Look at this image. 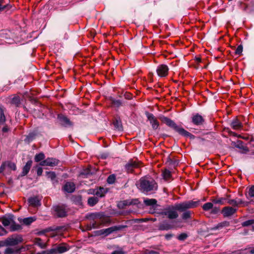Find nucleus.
I'll return each instance as SVG.
<instances>
[{"mask_svg":"<svg viewBox=\"0 0 254 254\" xmlns=\"http://www.w3.org/2000/svg\"><path fill=\"white\" fill-rule=\"evenodd\" d=\"M43 173V169L41 167H39L37 169V175L40 176H41Z\"/></svg>","mask_w":254,"mask_h":254,"instance_id":"6e6d98bb","label":"nucleus"},{"mask_svg":"<svg viewBox=\"0 0 254 254\" xmlns=\"http://www.w3.org/2000/svg\"><path fill=\"white\" fill-rule=\"evenodd\" d=\"M0 254H1L0 253Z\"/></svg>","mask_w":254,"mask_h":254,"instance_id":"69168bd1","label":"nucleus"},{"mask_svg":"<svg viewBox=\"0 0 254 254\" xmlns=\"http://www.w3.org/2000/svg\"><path fill=\"white\" fill-rule=\"evenodd\" d=\"M204 121L203 117L198 113L193 114L191 117V122L194 125L201 126Z\"/></svg>","mask_w":254,"mask_h":254,"instance_id":"9d476101","label":"nucleus"},{"mask_svg":"<svg viewBox=\"0 0 254 254\" xmlns=\"http://www.w3.org/2000/svg\"><path fill=\"white\" fill-rule=\"evenodd\" d=\"M2 130L3 132H6L8 130V128L7 126H5L3 127Z\"/></svg>","mask_w":254,"mask_h":254,"instance_id":"bf43d9fd","label":"nucleus"},{"mask_svg":"<svg viewBox=\"0 0 254 254\" xmlns=\"http://www.w3.org/2000/svg\"><path fill=\"white\" fill-rule=\"evenodd\" d=\"M95 193L97 196L102 197L104 196V189L103 188H100L96 191Z\"/></svg>","mask_w":254,"mask_h":254,"instance_id":"c03bdc74","label":"nucleus"},{"mask_svg":"<svg viewBox=\"0 0 254 254\" xmlns=\"http://www.w3.org/2000/svg\"><path fill=\"white\" fill-rule=\"evenodd\" d=\"M1 221L5 227L10 226V231H15L21 229L20 225L16 224L14 220V216L11 214L6 215L1 218Z\"/></svg>","mask_w":254,"mask_h":254,"instance_id":"7ed1b4c3","label":"nucleus"},{"mask_svg":"<svg viewBox=\"0 0 254 254\" xmlns=\"http://www.w3.org/2000/svg\"><path fill=\"white\" fill-rule=\"evenodd\" d=\"M173 228V226L167 222H163L159 226L160 230H169Z\"/></svg>","mask_w":254,"mask_h":254,"instance_id":"4be33fe9","label":"nucleus"},{"mask_svg":"<svg viewBox=\"0 0 254 254\" xmlns=\"http://www.w3.org/2000/svg\"><path fill=\"white\" fill-rule=\"evenodd\" d=\"M147 118L151 125L153 129H156L158 128L159 124L155 116L151 113H147L146 114Z\"/></svg>","mask_w":254,"mask_h":254,"instance_id":"ddd939ff","label":"nucleus"},{"mask_svg":"<svg viewBox=\"0 0 254 254\" xmlns=\"http://www.w3.org/2000/svg\"><path fill=\"white\" fill-rule=\"evenodd\" d=\"M20 103V99L19 97L17 96H13L11 99V103L18 106Z\"/></svg>","mask_w":254,"mask_h":254,"instance_id":"c85d7f7f","label":"nucleus"},{"mask_svg":"<svg viewBox=\"0 0 254 254\" xmlns=\"http://www.w3.org/2000/svg\"><path fill=\"white\" fill-rule=\"evenodd\" d=\"M163 177L165 180H168L171 178V172L168 170H165L163 172Z\"/></svg>","mask_w":254,"mask_h":254,"instance_id":"f704fd0d","label":"nucleus"},{"mask_svg":"<svg viewBox=\"0 0 254 254\" xmlns=\"http://www.w3.org/2000/svg\"><path fill=\"white\" fill-rule=\"evenodd\" d=\"M148 254H159L157 252L151 251L149 252Z\"/></svg>","mask_w":254,"mask_h":254,"instance_id":"052dcab7","label":"nucleus"},{"mask_svg":"<svg viewBox=\"0 0 254 254\" xmlns=\"http://www.w3.org/2000/svg\"><path fill=\"white\" fill-rule=\"evenodd\" d=\"M36 136V133L34 132H30L29 134L26 136L25 140L27 142H31L32 141Z\"/></svg>","mask_w":254,"mask_h":254,"instance_id":"7c9ffc66","label":"nucleus"},{"mask_svg":"<svg viewBox=\"0 0 254 254\" xmlns=\"http://www.w3.org/2000/svg\"><path fill=\"white\" fill-rule=\"evenodd\" d=\"M236 147L240 149H242L243 150V153H246L248 151V149L247 148V147L243 146L241 143H240L238 144H237L236 145Z\"/></svg>","mask_w":254,"mask_h":254,"instance_id":"de8ad7c7","label":"nucleus"},{"mask_svg":"<svg viewBox=\"0 0 254 254\" xmlns=\"http://www.w3.org/2000/svg\"><path fill=\"white\" fill-rule=\"evenodd\" d=\"M45 157V156L43 153H40L35 155L34 159L36 162H38L43 160Z\"/></svg>","mask_w":254,"mask_h":254,"instance_id":"2f4dec72","label":"nucleus"},{"mask_svg":"<svg viewBox=\"0 0 254 254\" xmlns=\"http://www.w3.org/2000/svg\"><path fill=\"white\" fill-rule=\"evenodd\" d=\"M138 164L135 161H130L126 165V169L128 172H131L133 169L138 167Z\"/></svg>","mask_w":254,"mask_h":254,"instance_id":"6ab92c4d","label":"nucleus"},{"mask_svg":"<svg viewBox=\"0 0 254 254\" xmlns=\"http://www.w3.org/2000/svg\"><path fill=\"white\" fill-rule=\"evenodd\" d=\"M138 203V200L137 199L131 200L127 199L120 201L118 204V206L120 208H123L124 206L132 204H137Z\"/></svg>","mask_w":254,"mask_h":254,"instance_id":"2eb2a0df","label":"nucleus"},{"mask_svg":"<svg viewBox=\"0 0 254 254\" xmlns=\"http://www.w3.org/2000/svg\"><path fill=\"white\" fill-rule=\"evenodd\" d=\"M199 204V201H187L176 204V208L180 211H184L186 209L196 207Z\"/></svg>","mask_w":254,"mask_h":254,"instance_id":"20e7f679","label":"nucleus"},{"mask_svg":"<svg viewBox=\"0 0 254 254\" xmlns=\"http://www.w3.org/2000/svg\"><path fill=\"white\" fill-rule=\"evenodd\" d=\"M211 213L213 214H216L219 211V208L216 207H213V206H212V208H211Z\"/></svg>","mask_w":254,"mask_h":254,"instance_id":"5fc2aeb1","label":"nucleus"},{"mask_svg":"<svg viewBox=\"0 0 254 254\" xmlns=\"http://www.w3.org/2000/svg\"><path fill=\"white\" fill-rule=\"evenodd\" d=\"M59 161L55 158H48L46 159L41 161L40 165L42 166H47L54 167L58 165Z\"/></svg>","mask_w":254,"mask_h":254,"instance_id":"1a4fd4ad","label":"nucleus"},{"mask_svg":"<svg viewBox=\"0 0 254 254\" xmlns=\"http://www.w3.org/2000/svg\"><path fill=\"white\" fill-rule=\"evenodd\" d=\"M114 126L118 130H122V126L121 125L120 121L116 120L115 122H114Z\"/></svg>","mask_w":254,"mask_h":254,"instance_id":"a19ab883","label":"nucleus"},{"mask_svg":"<svg viewBox=\"0 0 254 254\" xmlns=\"http://www.w3.org/2000/svg\"><path fill=\"white\" fill-rule=\"evenodd\" d=\"M90 218L93 220L91 221L89 224L87 226V230H91L92 229L98 228L102 223L101 222L100 219L101 216L99 213H93L90 214Z\"/></svg>","mask_w":254,"mask_h":254,"instance_id":"39448f33","label":"nucleus"},{"mask_svg":"<svg viewBox=\"0 0 254 254\" xmlns=\"http://www.w3.org/2000/svg\"><path fill=\"white\" fill-rule=\"evenodd\" d=\"M234 254H240V253H238L237 251H235L233 253Z\"/></svg>","mask_w":254,"mask_h":254,"instance_id":"e2e57ef3","label":"nucleus"},{"mask_svg":"<svg viewBox=\"0 0 254 254\" xmlns=\"http://www.w3.org/2000/svg\"><path fill=\"white\" fill-rule=\"evenodd\" d=\"M117 230V229L116 228V227H112L108 228L107 229L101 230L100 232L101 234L107 236Z\"/></svg>","mask_w":254,"mask_h":254,"instance_id":"b1692460","label":"nucleus"},{"mask_svg":"<svg viewBox=\"0 0 254 254\" xmlns=\"http://www.w3.org/2000/svg\"><path fill=\"white\" fill-rule=\"evenodd\" d=\"M226 203L232 205L233 207L237 206L236 199H228L226 200Z\"/></svg>","mask_w":254,"mask_h":254,"instance_id":"37998d69","label":"nucleus"},{"mask_svg":"<svg viewBox=\"0 0 254 254\" xmlns=\"http://www.w3.org/2000/svg\"><path fill=\"white\" fill-rule=\"evenodd\" d=\"M248 195L249 197H254V186H252L249 190Z\"/></svg>","mask_w":254,"mask_h":254,"instance_id":"09e8293b","label":"nucleus"},{"mask_svg":"<svg viewBox=\"0 0 254 254\" xmlns=\"http://www.w3.org/2000/svg\"><path fill=\"white\" fill-rule=\"evenodd\" d=\"M111 254H126V252L123 251L121 248H117V249L113 251Z\"/></svg>","mask_w":254,"mask_h":254,"instance_id":"58836bf2","label":"nucleus"},{"mask_svg":"<svg viewBox=\"0 0 254 254\" xmlns=\"http://www.w3.org/2000/svg\"><path fill=\"white\" fill-rule=\"evenodd\" d=\"M116 180V177L114 175H110L107 179V182L110 184H113Z\"/></svg>","mask_w":254,"mask_h":254,"instance_id":"79ce46f5","label":"nucleus"},{"mask_svg":"<svg viewBox=\"0 0 254 254\" xmlns=\"http://www.w3.org/2000/svg\"><path fill=\"white\" fill-rule=\"evenodd\" d=\"M34 244L41 248H44L46 246L45 242H42L40 238H36L34 239Z\"/></svg>","mask_w":254,"mask_h":254,"instance_id":"a878e982","label":"nucleus"},{"mask_svg":"<svg viewBox=\"0 0 254 254\" xmlns=\"http://www.w3.org/2000/svg\"><path fill=\"white\" fill-rule=\"evenodd\" d=\"M237 210V208L231 206L224 207L222 210V213L224 217H229L234 214Z\"/></svg>","mask_w":254,"mask_h":254,"instance_id":"4468645a","label":"nucleus"},{"mask_svg":"<svg viewBox=\"0 0 254 254\" xmlns=\"http://www.w3.org/2000/svg\"><path fill=\"white\" fill-rule=\"evenodd\" d=\"M231 126L234 129H236V130L239 129L241 128L242 127V123L237 119L234 120L232 122V123L231 124Z\"/></svg>","mask_w":254,"mask_h":254,"instance_id":"412c9836","label":"nucleus"},{"mask_svg":"<svg viewBox=\"0 0 254 254\" xmlns=\"http://www.w3.org/2000/svg\"><path fill=\"white\" fill-rule=\"evenodd\" d=\"M41 199L38 196L31 197L28 199V202L30 205L33 206H38L41 205Z\"/></svg>","mask_w":254,"mask_h":254,"instance_id":"f3484780","label":"nucleus"},{"mask_svg":"<svg viewBox=\"0 0 254 254\" xmlns=\"http://www.w3.org/2000/svg\"><path fill=\"white\" fill-rule=\"evenodd\" d=\"M112 103L114 106L117 107L122 105V103L119 100H114L112 101Z\"/></svg>","mask_w":254,"mask_h":254,"instance_id":"864d4df0","label":"nucleus"},{"mask_svg":"<svg viewBox=\"0 0 254 254\" xmlns=\"http://www.w3.org/2000/svg\"><path fill=\"white\" fill-rule=\"evenodd\" d=\"M32 164V161L31 160H29L28 161H27L25 165L23 168L22 171L21 173L22 176H24L28 174Z\"/></svg>","mask_w":254,"mask_h":254,"instance_id":"aec40b11","label":"nucleus"},{"mask_svg":"<svg viewBox=\"0 0 254 254\" xmlns=\"http://www.w3.org/2000/svg\"><path fill=\"white\" fill-rule=\"evenodd\" d=\"M228 225V223L227 222H224L220 223H219L215 227L213 228L212 230H217L223 227L227 226Z\"/></svg>","mask_w":254,"mask_h":254,"instance_id":"4c0bfd02","label":"nucleus"},{"mask_svg":"<svg viewBox=\"0 0 254 254\" xmlns=\"http://www.w3.org/2000/svg\"><path fill=\"white\" fill-rule=\"evenodd\" d=\"M160 119L163 123L166 124L169 127L173 128L180 134L185 137H190V138H194V136L193 135L185 130L183 127L178 126L173 120H171L170 119L165 116H162L160 117Z\"/></svg>","mask_w":254,"mask_h":254,"instance_id":"f257e3e1","label":"nucleus"},{"mask_svg":"<svg viewBox=\"0 0 254 254\" xmlns=\"http://www.w3.org/2000/svg\"><path fill=\"white\" fill-rule=\"evenodd\" d=\"M143 202L146 205L148 206L154 205L157 203V201L155 199H144Z\"/></svg>","mask_w":254,"mask_h":254,"instance_id":"bb28decb","label":"nucleus"},{"mask_svg":"<svg viewBox=\"0 0 254 254\" xmlns=\"http://www.w3.org/2000/svg\"><path fill=\"white\" fill-rule=\"evenodd\" d=\"M227 199L225 198H220L219 199H215L213 200V202L215 204H224L226 203Z\"/></svg>","mask_w":254,"mask_h":254,"instance_id":"473e14b6","label":"nucleus"},{"mask_svg":"<svg viewBox=\"0 0 254 254\" xmlns=\"http://www.w3.org/2000/svg\"><path fill=\"white\" fill-rule=\"evenodd\" d=\"M191 216V212L190 211H187L183 213L182 214V218L186 220L190 218Z\"/></svg>","mask_w":254,"mask_h":254,"instance_id":"ea45409f","label":"nucleus"},{"mask_svg":"<svg viewBox=\"0 0 254 254\" xmlns=\"http://www.w3.org/2000/svg\"><path fill=\"white\" fill-rule=\"evenodd\" d=\"M213 204L211 202H207L203 204L202 209L205 211H208L212 208Z\"/></svg>","mask_w":254,"mask_h":254,"instance_id":"72a5a7b5","label":"nucleus"},{"mask_svg":"<svg viewBox=\"0 0 254 254\" xmlns=\"http://www.w3.org/2000/svg\"><path fill=\"white\" fill-rule=\"evenodd\" d=\"M165 238L168 240H170L173 237V235L171 234H167L165 236Z\"/></svg>","mask_w":254,"mask_h":254,"instance_id":"13d9d810","label":"nucleus"},{"mask_svg":"<svg viewBox=\"0 0 254 254\" xmlns=\"http://www.w3.org/2000/svg\"><path fill=\"white\" fill-rule=\"evenodd\" d=\"M7 233L6 230L0 225V236L5 235Z\"/></svg>","mask_w":254,"mask_h":254,"instance_id":"603ef678","label":"nucleus"},{"mask_svg":"<svg viewBox=\"0 0 254 254\" xmlns=\"http://www.w3.org/2000/svg\"><path fill=\"white\" fill-rule=\"evenodd\" d=\"M55 215L58 217H63L66 216V211L64 205H57L54 207Z\"/></svg>","mask_w":254,"mask_h":254,"instance_id":"9b49d317","label":"nucleus"},{"mask_svg":"<svg viewBox=\"0 0 254 254\" xmlns=\"http://www.w3.org/2000/svg\"><path fill=\"white\" fill-rule=\"evenodd\" d=\"M91 174L90 170L87 168L85 170H83L80 174V176L83 177H87L88 175Z\"/></svg>","mask_w":254,"mask_h":254,"instance_id":"e433bc0d","label":"nucleus"},{"mask_svg":"<svg viewBox=\"0 0 254 254\" xmlns=\"http://www.w3.org/2000/svg\"><path fill=\"white\" fill-rule=\"evenodd\" d=\"M236 200L237 202V206H239L240 205H241L242 206H247L248 205V204L249 203V202L245 201L243 200L242 199H240L239 198H236Z\"/></svg>","mask_w":254,"mask_h":254,"instance_id":"c756f323","label":"nucleus"},{"mask_svg":"<svg viewBox=\"0 0 254 254\" xmlns=\"http://www.w3.org/2000/svg\"><path fill=\"white\" fill-rule=\"evenodd\" d=\"M254 223V219H251L244 222L242 223V226L246 227L251 225Z\"/></svg>","mask_w":254,"mask_h":254,"instance_id":"a18cd8bd","label":"nucleus"},{"mask_svg":"<svg viewBox=\"0 0 254 254\" xmlns=\"http://www.w3.org/2000/svg\"><path fill=\"white\" fill-rule=\"evenodd\" d=\"M46 174L48 178L51 179V180H54L56 178L55 173L53 172H47Z\"/></svg>","mask_w":254,"mask_h":254,"instance_id":"49530a36","label":"nucleus"},{"mask_svg":"<svg viewBox=\"0 0 254 254\" xmlns=\"http://www.w3.org/2000/svg\"><path fill=\"white\" fill-rule=\"evenodd\" d=\"M16 166L14 163L7 161L3 162L0 167V173L8 174L11 171H15Z\"/></svg>","mask_w":254,"mask_h":254,"instance_id":"423d86ee","label":"nucleus"},{"mask_svg":"<svg viewBox=\"0 0 254 254\" xmlns=\"http://www.w3.org/2000/svg\"><path fill=\"white\" fill-rule=\"evenodd\" d=\"M169 68L166 65L161 64L159 65L156 69L158 75L160 77H165L168 75Z\"/></svg>","mask_w":254,"mask_h":254,"instance_id":"f8f14e48","label":"nucleus"},{"mask_svg":"<svg viewBox=\"0 0 254 254\" xmlns=\"http://www.w3.org/2000/svg\"><path fill=\"white\" fill-rule=\"evenodd\" d=\"M250 253L251 254H254V249L251 250Z\"/></svg>","mask_w":254,"mask_h":254,"instance_id":"680f3d73","label":"nucleus"},{"mask_svg":"<svg viewBox=\"0 0 254 254\" xmlns=\"http://www.w3.org/2000/svg\"><path fill=\"white\" fill-rule=\"evenodd\" d=\"M75 186L73 183L67 182L64 186V190L68 192L71 193L74 191Z\"/></svg>","mask_w":254,"mask_h":254,"instance_id":"a211bd4d","label":"nucleus"},{"mask_svg":"<svg viewBox=\"0 0 254 254\" xmlns=\"http://www.w3.org/2000/svg\"><path fill=\"white\" fill-rule=\"evenodd\" d=\"M243 52V46L240 45L238 46L237 48L236 51H235V54L237 55H240Z\"/></svg>","mask_w":254,"mask_h":254,"instance_id":"3c124183","label":"nucleus"},{"mask_svg":"<svg viewBox=\"0 0 254 254\" xmlns=\"http://www.w3.org/2000/svg\"><path fill=\"white\" fill-rule=\"evenodd\" d=\"M58 118L59 120L60 123L64 127L72 126L71 122L65 116L62 114H59L58 115Z\"/></svg>","mask_w":254,"mask_h":254,"instance_id":"dca6fc26","label":"nucleus"},{"mask_svg":"<svg viewBox=\"0 0 254 254\" xmlns=\"http://www.w3.org/2000/svg\"><path fill=\"white\" fill-rule=\"evenodd\" d=\"M3 1V0H0V11L6 7V5H2Z\"/></svg>","mask_w":254,"mask_h":254,"instance_id":"4d7b16f0","label":"nucleus"},{"mask_svg":"<svg viewBox=\"0 0 254 254\" xmlns=\"http://www.w3.org/2000/svg\"><path fill=\"white\" fill-rule=\"evenodd\" d=\"M98 198L96 197H90L88 199V204L90 206H93L98 202Z\"/></svg>","mask_w":254,"mask_h":254,"instance_id":"393cba45","label":"nucleus"},{"mask_svg":"<svg viewBox=\"0 0 254 254\" xmlns=\"http://www.w3.org/2000/svg\"><path fill=\"white\" fill-rule=\"evenodd\" d=\"M139 188L143 193H147L149 192L156 190L157 189V185L152 179L143 178L139 181Z\"/></svg>","mask_w":254,"mask_h":254,"instance_id":"f03ea898","label":"nucleus"},{"mask_svg":"<svg viewBox=\"0 0 254 254\" xmlns=\"http://www.w3.org/2000/svg\"><path fill=\"white\" fill-rule=\"evenodd\" d=\"M197 61L198 62H201V59L200 58H197Z\"/></svg>","mask_w":254,"mask_h":254,"instance_id":"0e129e2a","label":"nucleus"},{"mask_svg":"<svg viewBox=\"0 0 254 254\" xmlns=\"http://www.w3.org/2000/svg\"><path fill=\"white\" fill-rule=\"evenodd\" d=\"M35 220L34 217H30L23 219L22 222L26 225H28L31 224Z\"/></svg>","mask_w":254,"mask_h":254,"instance_id":"cd10ccee","label":"nucleus"},{"mask_svg":"<svg viewBox=\"0 0 254 254\" xmlns=\"http://www.w3.org/2000/svg\"><path fill=\"white\" fill-rule=\"evenodd\" d=\"M22 248H7L4 251V254H13L14 253H19L21 252Z\"/></svg>","mask_w":254,"mask_h":254,"instance_id":"5701e85b","label":"nucleus"},{"mask_svg":"<svg viewBox=\"0 0 254 254\" xmlns=\"http://www.w3.org/2000/svg\"><path fill=\"white\" fill-rule=\"evenodd\" d=\"M177 210H178L176 208V204L175 205L169 206L165 209L162 212V214L167 216L170 219H176L179 216Z\"/></svg>","mask_w":254,"mask_h":254,"instance_id":"0eeeda50","label":"nucleus"},{"mask_svg":"<svg viewBox=\"0 0 254 254\" xmlns=\"http://www.w3.org/2000/svg\"><path fill=\"white\" fill-rule=\"evenodd\" d=\"M22 241V238L20 236L12 235L7 238L5 240V245L6 246H15Z\"/></svg>","mask_w":254,"mask_h":254,"instance_id":"6e6552de","label":"nucleus"},{"mask_svg":"<svg viewBox=\"0 0 254 254\" xmlns=\"http://www.w3.org/2000/svg\"><path fill=\"white\" fill-rule=\"evenodd\" d=\"M5 121V117L4 112L1 108H0V124H3Z\"/></svg>","mask_w":254,"mask_h":254,"instance_id":"c9c22d12","label":"nucleus"},{"mask_svg":"<svg viewBox=\"0 0 254 254\" xmlns=\"http://www.w3.org/2000/svg\"><path fill=\"white\" fill-rule=\"evenodd\" d=\"M187 237H188V235L187 234L182 233L179 236H178V240H179L180 241H184L185 239H186Z\"/></svg>","mask_w":254,"mask_h":254,"instance_id":"8fccbe9b","label":"nucleus"}]
</instances>
